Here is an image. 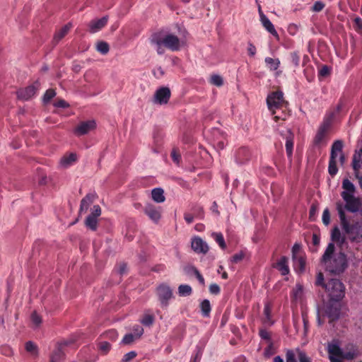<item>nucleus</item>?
I'll use <instances>...</instances> for the list:
<instances>
[{"mask_svg": "<svg viewBox=\"0 0 362 362\" xmlns=\"http://www.w3.org/2000/svg\"><path fill=\"white\" fill-rule=\"evenodd\" d=\"M171 96V92L168 87H161L154 93L153 102L155 104L165 105L168 103Z\"/></svg>", "mask_w": 362, "mask_h": 362, "instance_id": "nucleus-12", "label": "nucleus"}, {"mask_svg": "<svg viewBox=\"0 0 362 362\" xmlns=\"http://www.w3.org/2000/svg\"><path fill=\"white\" fill-rule=\"evenodd\" d=\"M356 354L354 352L348 351L346 353L342 352V356H341V358L347 359V360H352L356 357Z\"/></svg>", "mask_w": 362, "mask_h": 362, "instance_id": "nucleus-62", "label": "nucleus"}, {"mask_svg": "<svg viewBox=\"0 0 362 362\" xmlns=\"http://www.w3.org/2000/svg\"><path fill=\"white\" fill-rule=\"evenodd\" d=\"M40 87V83L35 81L33 84L24 88L19 89L16 94L18 99L28 100L33 97Z\"/></svg>", "mask_w": 362, "mask_h": 362, "instance_id": "nucleus-13", "label": "nucleus"}, {"mask_svg": "<svg viewBox=\"0 0 362 362\" xmlns=\"http://www.w3.org/2000/svg\"><path fill=\"white\" fill-rule=\"evenodd\" d=\"M96 49L101 54H106L110 50V46L106 42L100 41L98 42Z\"/></svg>", "mask_w": 362, "mask_h": 362, "instance_id": "nucleus-39", "label": "nucleus"}, {"mask_svg": "<svg viewBox=\"0 0 362 362\" xmlns=\"http://www.w3.org/2000/svg\"><path fill=\"white\" fill-rule=\"evenodd\" d=\"M171 158L177 164H179L181 160V156L180 153L177 151V149L173 148L171 152Z\"/></svg>", "mask_w": 362, "mask_h": 362, "instance_id": "nucleus-57", "label": "nucleus"}, {"mask_svg": "<svg viewBox=\"0 0 362 362\" xmlns=\"http://www.w3.org/2000/svg\"><path fill=\"white\" fill-rule=\"evenodd\" d=\"M194 216L192 214L185 213L184 214V218L187 223H192L194 221Z\"/></svg>", "mask_w": 362, "mask_h": 362, "instance_id": "nucleus-64", "label": "nucleus"}, {"mask_svg": "<svg viewBox=\"0 0 362 362\" xmlns=\"http://www.w3.org/2000/svg\"><path fill=\"white\" fill-rule=\"evenodd\" d=\"M221 289L218 284H212L209 286V292L211 294L217 295L220 293Z\"/></svg>", "mask_w": 362, "mask_h": 362, "instance_id": "nucleus-59", "label": "nucleus"}, {"mask_svg": "<svg viewBox=\"0 0 362 362\" xmlns=\"http://www.w3.org/2000/svg\"><path fill=\"white\" fill-rule=\"evenodd\" d=\"M144 213L154 223H158L161 218V208L148 204L144 208Z\"/></svg>", "mask_w": 362, "mask_h": 362, "instance_id": "nucleus-14", "label": "nucleus"}, {"mask_svg": "<svg viewBox=\"0 0 362 362\" xmlns=\"http://www.w3.org/2000/svg\"><path fill=\"white\" fill-rule=\"evenodd\" d=\"M325 8V4L321 1H317L314 3L312 10L315 12H320Z\"/></svg>", "mask_w": 362, "mask_h": 362, "instance_id": "nucleus-58", "label": "nucleus"}, {"mask_svg": "<svg viewBox=\"0 0 362 362\" xmlns=\"http://www.w3.org/2000/svg\"><path fill=\"white\" fill-rule=\"evenodd\" d=\"M247 45H248V47H247L248 54L250 57H254L255 55L256 51H257L255 46L251 42H248Z\"/></svg>", "mask_w": 362, "mask_h": 362, "instance_id": "nucleus-61", "label": "nucleus"}, {"mask_svg": "<svg viewBox=\"0 0 362 362\" xmlns=\"http://www.w3.org/2000/svg\"><path fill=\"white\" fill-rule=\"evenodd\" d=\"M95 128V122L93 120L86 121L80 123L74 129V134L81 136L88 134Z\"/></svg>", "mask_w": 362, "mask_h": 362, "instance_id": "nucleus-16", "label": "nucleus"}, {"mask_svg": "<svg viewBox=\"0 0 362 362\" xmlns=\"http://www.w3.org/2000/svg\"><path fill=\"white\" fill-rule=\"evenodd\" d=\"M210 83L218 87L221 86L223 84V78L218 74H213L210 78Z\"/></svg>", "mask_w": 362, "mask_h": 362, "instance_id": "nucleus-42", "label": "nucleus"}, {"mask_svg": "<svg viewBox=\"0 0 362 362\" xmlns=\"http://www.w3.org/2000/svg\"><path fill=\"white\" fill-rule=\"evenodd\" d=\"M133 332L132 333L133 334L135 335V337L137 338V339H140L141 337L144 334V328L140 326V325H134L133 327Z\"/></svg>", "mask_w": 362, "mask_h": 362, "instance_id": "nucleus-52", "label": "nucleus"}, {"mask_svg": "<svg viewBox=\"0 0 362 362\" xmlns=\"http://www.w3.org/2000/svg\"><path fill=\"white\" fill-rule=\"evenodd\" d=\"M95 198V194H87L81 201L80 204V213L83 211L86 212L90 206V205L93 202Z\"/></svg>", "mask_w": 362, "mask_h": 362, "instance_id": "nucleus-21", "label": "nucleus"}, {"mask_svg": "<svg viewBox=\"0 0 362 362\" xmlns=\"http://www.w3.org/2000/svg\"><path fill=\"white\" fill-rule=\"evenodd\" d=\"M327 133V132L318 129L313 139V144L315 146H321L323 144H325L326 142L325 141V140Z\"/></svg>", "mask_w": 362, "mask_h": 362, "instance_id": "nucleus-30", "label": "nucleus"}, {"mask_svg": "<svg viewBox=\"0 0 362 362\" xmlns=\"http://www.w3.org/2000/svg\"><path fill=\"white\" fill-rule=\"evenodd\" d=\"M211 235L221 249L224 250L226 248V244L221 233H213Z\"/></svg>", "mask_w": 362, "mask_h": 362, "instance_id": "nucleus-37", "label": "nucleus"}, {"mask_svg": "<svg viewBox=\"0 0 362 362\" xmlns=\"http://www.w3.org/2000/svg\"><path fill=\"white\" fill-rule=\"evenodd\" d=\"M244 257H245L244 252L240 251L239 252L235 254L231 257V262L235 264L238 263L239 262H240L243 259Z\"/></svg>", "mask_w": 362, "mask_h": 362, "instance_id": "nucleus-54", "label": "nucleus"}, {"mask_svg": "<svg viewBox=\"0 0 362 362\" xmlns=\"http://www.w3.org/2000/svg\"><path fill=\"white\" fill-rule=\"evenodd\" d=\"M259 335L262 339L271 342V334L267 329H260L259 331Z\"/></svg>", "mask_w": 362, "mask_h": 362, "instance_id": "nucleus-53", "label": "nucleus"}, {"mask_svg": "<svg viewBox=\"0 0 362 362\" xmlns=\"http://www.w3.org/2000/svg\"><path fill=\"white\" fill-rule=\"evenodd\" d=\"M265 63L269 66L270 70L275 71L276 70L280 65V61L279 59H273L271 57H266L265 58Z\"/></svg>", "mask_w": 362, "mask_h": 362, "instance_id": "nucleus-34", "label": "nucleus"}, {"mask_svg": "<svg viewBox=\"0 0 362 362\" xmlns=\"http://www.w3.org/2000/svg\"><path fill=\"white\" fill-rule=\"evenodd\" d=\"M352 166L355 171L362 168V149H360L354 154Z\"/></svg>", "mask_w": 362, "mask_h": 362, "instance_id": "nucleus-28", "label": "nucleus"}, {"mask_svg": "<svg viewBox=\"0 0 362 362\" xmlns=\"http://www.w3.org/2000/svg\"><path fill=\"white\" fill-rule=\"evenodd\" d=\"M200 308L202 315L204 317L209 316L211 312V304L209 300L205 299L200 303Z\"/></svg>", "mask_w": 362, "mask_h": 362, "instance_id": "nucleus-35", "label": "nucleus"}, {"mask_svg": "<svg viewBox=\"0 0 362 362\" xmlns=\"http://www.w3.org/2000/svg\"><path fill=\"white\" fill-rule=\"evenodd\" d=\"M191 246L192 250L197 253L206 254L209 251L206 243L199 237L192 238Z\"/></svg>", "mask_w": 362, "mask_h": 362, "instance_id": "nucleus-17", "label": "nucleus"}, {"mask_svg": "<svg viewBox=\"0 0 362 362\" xmlns=\"http://www.w3.org/2000/svg\"><path fill=\"white\" fill-rule=\"evenodd\" d=\"M293 134L288 131V135L286 136V151L288 157L291 158L293 154Z\"/></svg>", "mask_w": 362, "mask_h": 362, "instance_id": "nucleus-32", "label": "nucleus"}, {"mask_svg": "<svg viewBox=\"0 0 362 362\" xmlns=\"http://www.w3.org/2000/svg\"><path fill=\"white\" fill-rule=\"evenodd\" d=\"M31 320H32V322L36 327H38L42 322L41 317L35 311L33 312L31 315Z\"/></svg>", "mask_w": 362, "mask_h": 362, "instance_id": "nucleus-55", "label": "nucleus"}, {"mask_svg": "<svg viewBox=\"0 0 362 362\" xmlns=\"http://www.w3.org/2000/svg\"><path fill=\"white\" fill-rule=\"evenodd\" d=\"M294 269L298 272H303L305 269V259L303 255L292 257Z\"/></svg>", "mask_w": 362, "mask_h": 362, "instance_id": "nucleus-24", "label": "nucleus"}, {"mask_svg": "<svg viewBox=\"0 0 362 362\" xmlns=\"http://www.w3.org/2000/svg\"><path fill=\"white\" fill-rule=\"evenodd\" d=\"M336 208L339 214L340 224L344 232L348 235L351 243L362 242V221H356L350 223L346 218L343 204L341 202L336 204Z\"/></svg>", "mask_w": 362, "mask_h": 362, "instance_id": "nucleus-2", "label": "nucleus"}, {"mask_svg": "<svg viewBox=\"0 0 362 362\" xmlns=\"http://www.w3.org/2000/svg\"><path fill=\"white\" fill-rule=\"evenodd\" d=\"M327 350L329 354V358L331 356L332 357H341V356H342V351L337 344H329L328 345Z\"/></svg>", "mask_w": 362, "mask_h": 362, "instance_id": "nucleus-31", "label": "nucleus"}, {"mask_svg": "<svg viewBox=\"0 0 362 362\" xmlns=\"http://www.w3.org/2000/svg\"><path fill=\"white\" fill-rule=\"evenodd\" d=\"M260 21L264 28L269 33H271L273 36L276 37H279L278 33L276 32L274 25L266 16H263L262 19H261Z\"/></svg>", "mask_w": 362, "mask_h": 362, "instance_id": "nucleus-26", "label": "nucleus"}, {"mask_svg": "<svg viewBox=\"0 0 362 362\" xmlns=\"http://www.w3.org/2000/svg\"><path fill=\"white\" fill-rule=\"evenodd\" d=\"M267 104L272 115H276V110L287 107L288 102L284 99V94L281 91H274L268 95Z\"/></svg>", "mask_w": 362, "mask_h": 362, "instance_id": "nucleus-6", "label": "nucleus"}, {"mask_svg": "<svg viewBox=\"0 0 362 362\" xmlns=\"http://www.w3.org/2000/svg\"><path fill=\"white\" fill-rule=\"evenodd\" d=\"M331 239L333 242H335L340 247H341L346 243L345 237L341 235L340 230L337 226H335L332 230Z\"/></svg>", "mask_w": 362, "mask_h": 362, "instance_id": "nucleus-22", "label": "nucleus"}, {"mask_svg": "<svg viewBox=\"0 0 362 362\" xmlns=\"http://www.w3.org/2000/svg\"><path fill=\"white\" fill-rule=\"evenodd\" d=\"M108 21L107 16H104L100 19L93 20L88 23V30L91 33H95L104 28Z\"/></svg>", "mask_w": 362, "mask_h": 362, "instance_id": "nucleus-18", "label": "nucleus"}, {"mask_svg": "<svg viewBox=\"0 0 362 362\" xmlns=\"http://www.w3.org/2000/svg\"><path fill=\"white\" fill-rule=\"evenodd\" d=\"M291 61L295 67H298L300 65V54L298 51L293 52L290 54Z\"/></svg>", "mask_w": 362, "mask_h": 362, "instance_id": "nucleus-44", "label": "nucleus"}, {"mask_svg": "<svg viewBox=\"0 0 362 362\" xmlns=\"http://www.w3.org/2000/svg\"><path fill=\"white\" fill-rule=\"evenodd\" d=\"M103 335L106 339H108L111 341H115L118 337V334H117V331L115 329L108 330V331L105 332L103 334Z\"/></svg>", "mask_w": 362, "mask_h": 362, "instance_id": "nucleus-45", "label": "nucleus"}, {"mask_svg": "<svg viewBox=\"0 0 362 362\" xmlns=\"http://www.w3.org/2000/svg\"><path fill=\"white\" fill-rule=\"evenodd\" d=\"M137 339H138L132 333L127 334L124 336L121 344L123 345H130Z\"/></svg>", "mask_w": 362, "mask_h": 362, "instance_id": "nucleus-40", "label": "nucleus"}, {"mask_svg": "<svg viewBox=\"0 0 362 362\" xmlns=\"http://www.w3.org/2000/svg\"><path fill=\"white\" fill-rule=\"evenodd\" d=\"M335 246L329 243L321 257V263L324 265L326 272L340 275L348 268L349 262L346 255L344 252L334 254Z\"/></svg>", "mask_w": 362, "mask_h": 362, "instance_id": "nucleus-1", "label": "nucleus"}, {"mask_svg": "<svg viewBox=\"0 0 362 362\" xmlns=\"http://www.w3.org/2000/svg\"><path fill=\"white\" fill-rule=\"evenodd\" d=\"M25 350L33 355L37 356L38 354L37 346L31 341L26 342Z\"/></svg>", "mask_w": 362, "mask_h": 362, "instance_id": "nucleus-41", "label": "nucleus"}, {"mask_svg": "<svg viewBox=\"0 0 362 362\" xmlns=\"http://www.w3.org/2000/svg\"><path fill=\"white\" fill-rule=\"evenodd\" d=\"M354 23L355 30L358 33L362 34V19L360 17H356L354 20Z\"/></svg>", "mask_w": 362, "mask_h": 362, "instance_id": "nucleus-47", "label": "nucleus"}, {"mask_svg": "<svg viewBox=\"0 0 362 362\" xmlns=\"http://www.w3.org/2000/svg\"><path fill=\"white\" fill-rule=\"evenodd\" d=\"M65 354L61 347H57L50 355L49 362H61L64 359Z\"/></svg>", "mask_w": 362, "mask_h": 362, "instance_id": "nucleus-29", "label": "nucleus"}, {"mask_svg": "<svg viewBox=\"0 0 362 362\" xmlns=\"http://www.w3.org/2000/svg\"><path fill=\"white\" fill-rule=\"evenodd\" d=\"M54 105L57 107L66 108L69 107V104L64 100H59L56 102Z\"/></svg>", "mask_w": 362, "mask_h": 362, "instance_id": "nucleus-63", "label": "nucleus"}, {"mask_svg": "<svg viewBox=\"0 0 362 362\" xmlns=\"http://www.w3.org/2000/svg\"><path fill=\"white\" fill-rule=\"evenodd\" d=\"M101 215V208L99 205H94L91 213L85 220V226L93 231L98 228V218Z\"/></svg>", "mask_w": 362, "mask_h": 362, "instance_id": "nucleus-10", "label": "nucleus"}, {"mask_svg": "<svg viewBox=\"0 0 362 362\" xmlns=\"http://www.w3.org/2000/svg\"><path fill=\"white\" fill-rule=\"evenodd\" d=\"M334 117L335 113L334 112H327L324 117L323 121L318 129L328 132L332 126Z\"/></svg>", "mask_w": 362, "mask_h": 362, "instance_id": "nucleus-20", "label": "nucleus"}, {"mask_svg": "<svg viewBox=\"0 0 362 362\" xmlns=\"http://www.w3.org/2000/svg\"><path fill=\"white\" fill-rule=\"evenodd\" d=\"M154 322V317L153 315H145L143 319L141 320V322L145 325V326H151L153 325Z\"/></svg>", "mask_w": 362, "mask_h": 362, "instance_id": "nucleus-49", "label": "nucleus"}, {"mask_svg": "<svg viewBox=\"0 0 362 362\" xmlns=\"http://www.w3.org/2000/svg\"><path fill=\"white\" fill-rule=\"evenodd\" d=\"M315 285L317 286H322L323 288H325L326 282H325L324 274L321 272L317 274Z\"/></svg>", "mask_w": 362, "mask_h": 362, "instance_id": "nucleus-46", "label": "nucleus"}, {"mask_svg": "<svg viewBox=\"0 0 362 362\" xmlns=\"http://www.w3.org/2000/svg\"><path fill=\"white\" fill-rule=\"evenodd\" d=\"M343 149V141L341 140H336L332 145L330 157L329 160L328 172L329 174L334 177L338 172L337 166V158L338 153H341Z\"/></svg>", "mask_w": 362, "mask_h": 362, "instance_id": "nucleus-8", "label": "nucleus"}, {"mask_svg": "<svg viewBox=\"0 0 362 362\" xmlns=\"http://www.w3.org/2000/svg\"><path fill=\"white\" fill-rule=\"evenodd\" d=\"M55 95L56 92L54 89L47 90L43 96V102L45 103H49Z\"/></svg>", "mask_w": 362, "mask_h": 362, "instance_id": "nucleus-43", "label": "nucleus"}, {"mask_svg": "<svg viewBox=\"0 0 362 362\" xmlns=\"http://www.w3.org/2000/svg\"><path fill=\"white\" fill-rule=\"evenodd\" d=\"M71 28V23H67L64 26H63L59 30H58L54 36V40L56 42H59L60 40H62L69 31V30Z\"/></svg>", "mask_w": 362, "mask_h": 362, "instance_id": "nucleus-33", "label": "nucleus"}, {"mask_svg": "<svg viewBox=\"0 0 362 362\" xmlns=\"http://www.w3.org/2000/svg\"><path fill=\"white\" fill-rule=\"evenodd\" d=\"M157 294L163 307H168V301L173 298V291L170 287L165 284L159 285L157 288Z\"/></svg>", "mask_w": 362, "mask_h": 362, "instance_id": "nucleus-11", "label": "nucleus"}, {"mask_svg": "<svg viewBox=\"0 0 362 362\" xmlns=\"http://www.w3.org/2000/svg\"><path fill=\"white\" fill-rule=\"evenodd\" d=\"M111 344L107 341H101L99 344V349L101 351H103L104 354H107L110 351L111 349Z\"/></svg>", "mask_w": 362, "mask_h": 362, "instance_id": "nucleus-51", "label": "nucleus"}, {"mask_svg": "<svg viewBox=\"0 0 362 362\" xmlns=\"http://www.w3.org/2000/svg\"><path fill=\"white\" fill-rule=\"evenodd\" d=\"M341 300H328L325 305V314L332 323L337 321L341 316Z\"/></svg>", "mask_w": 362, "mask_h": 362, "instance_id": "nucleus-7", "label": "nucleus"}, {"mask_svg": "<svg viewBox=\"0 0 362 362\" xmlns=\"http://www.w3.org/2000/svg\"><path fill=\"white\" fill-rule=\"evenodd\" d=\"M151 197L153 200L157 203H163L165 200L164 191L162 188H154L151 191Z\"/></svg>", "mask_w": 362, "mask_h": 362, "instance_id": "nucleus-27", "label": "nucleus"}, {"mask_svg": "<svg viewBox=\"0 0 362 362\" xmlns=\"http://www.w3.org/2000/svg\"><path fill=\"white\" fill-rule=\"evenodd\" d=\"M322 222L325 226H328L330 223V214L327 208H326L323 211Z\"/></svg>", "mask_w": 362, "mask_h": 362, "instance_id": "nucleus-56", "label": "nucleus"}, {"mask_svg": "<svg viewBox=\"0 0 362 362\" xmlns=\"http://www.w3.org/2000/svg\"><path fill=\"white\" fill-rule=\"evenodd\" d=\"M188 269L189 270H192L193 274L196 276V277L198 279L199 282L202 285L204 284V279L202 275L200 274V272L198 271V269L196 267H194L193 266H191V267H189Z\"/></svg>", "mask_w": 362, "mask_h": 362, "instance_id": "nucleus-48", "label": "nucleus"}, {"mask_svg": "<svg viewBox=\"0 0 362 362\" xmlns=\"http://www.w3.org/2000/svg\"><path fill=\"white\" fill-rule=\"evenodd\" d=\"M272 303L269 301L265 302L264 311H263V313L264 315L263 322L265 325H272L274 324V321L272 320Z\"/></svg>", "mask_w": 362, "mask_h": 362, "instance_id": "nucleus-23", "label": "nucleus"}, {"mask_svg": "<svg viewBox=\"0 0 362 362\" xmlns=\"http://www.w3.org/2000/svg\"><path fill=\"white\" fill-rule=\"evenodd\" d=\"M151 42L156 46V52L159 55L164 54L165 48L175 52L180 50L181 47L180 38L172 33H153L151 35Z\"/></svg>", "mask_w": 362, "mask_h": 362, "instance_id": "nucleus-3", "label": "nucleus"}, {"mask_svg": "<svg viewBox=\"0 0 362 362\" xmlns=\"http://www.w3.org/2000/svg\"><path fill=\"white\" fill-rule=\"evenodd\" d=\"M302 255L300 253V245L298 243H295L292 247V257L298 256Z\"/></svg>", "mask_w": 362, "mask_h": 362, "instance_id": "nucleus-60", "label": "nucleus"}, {"mask_svg": "<svg viewBox=\"0 0 362 362\" xmlns=\"http://www.w3.org/2000/svg\"><path fill=\"white\" fill-rule=\"evenodd\" d=\"M192 289L189 285L181 284L178 287V294L180 296H189L192 294Z\"/></svg>", "mask_w": 362, "mask_h": 362, "instance_id": "nucleus-36", "label": "nucleus"}, {"mask_svg": "<svg viewBox=\"0 0 362 362\" xmlns=\"http://www.w3.org/2000/svg\"><path fill=\"white\" fill-rule=\"evenodd\" d=\"M286 362H312L310 357L304 351L299 349L295 351L288 349L286 351Z\"/></svg>", "mask_w": 362, "mask_h": 362, "instance_id": "nucleus-9", "label": "nucleus"}, {"mask_svg": "<svg viewBox=\"0 0 362 362\" xmlns=\"http://www.w3.org/2000/svg\"><path fill=\"white\" fill-rule=\"evenodd\" d=\"M288 259L283 256L280 258L279 260L274 265V267L278 269L281 274L283 276H286L289 274V267L288 265Z\"/></svg>", "mask_w": 362, "mask_h": 362, "instance_id": "nucleus-19", "label": "nucleus"}, {"mask_svg": "<svg viewBox=\"0 0 362 362\" xmlns=\"http://www.w3.org/2000/svg\"><path fill=\"white\" fill-rule=\"evenodd\" d=\"M192 214L194 216L195 218L203 219L204 217V209L202 206L196 204L194 205L192 209Z\"/></svg>", "mask_w": 362, "mask_h": 362, "instance_id": "nucleus-38", "label": "nucleus"}, {"mask_svg": "<svg viewBox=\"0 0 362 362\" xmlns=\"http://www.w3.org/2000/svg\"><path fill=\"white\" fill-rule=\"evenodd\" d=\"M77 160V155L75 153H70L64 155L60 160V165L63 168H67Z\"/></svg>", "mask_w": 362, "mask_h": 362, "instance_id": "nucleus-25", "label": "nucleus"}, {"mask_svg": "<svg viewBox=\"0 0 362 362\" xmlns=\"http://www.w3.org/2000/svg\"><path fill=\"white\" fill-rule=\"evenodd\" d=\"M325 290L328 300H342L345 296V286L337 279H331L326 282Z\"/></svg>", "mask_w": 362, "mask_h": 362, "instance_id": "nucleus-5", "label": "nucleus"}, {"mask_svg": "<svg viewBox=\"0 0 362 362\" xmlns=\"http://www.w3.org/2000/svg\"><path fill=\"white\" fill-rule=\"evenodd\" d=\"M341 188L343 190L341 192V197L345 202L343 205L344 210L346 209L351 213L358 212L360 199L355 196L356 191L355 185L348 178H345L342 181Z\"/></svg>", "mask_w": 362, "mask_h": 362, "instance_id": "nucleus-4", "label": "nucleus"}, {"mask_svg": "<svg viewBox=\"0 0 362 362\" xmlns=\"http://www.w3.org/2000/svg\"><path fill=\"white\" fill-rule=\"evenodd\" d=\"M137 356V353L135 351H129L125 354L122 359V362H129Z\"/></svg>", "mask_w": 362, "mask_h": 362, "instance_id": "nucleus-50", "label": "nucleus"}, {"mask_svg": "<svg viewBox=\"0 0 362 362\" xmlns=\"http://www.w3.org/2000/svg\"><path fill=\"white\" fill-rule=\"evenodd\" d=\"M251 152L250 149L245 146L239 148L235 153V162L239 165L246 163L250 160Z\"/></svg>", "mask_w": 362, "mask_h": 362, "instance_id": "nucleus-15", "label": "nucleus"}]
</instances>
